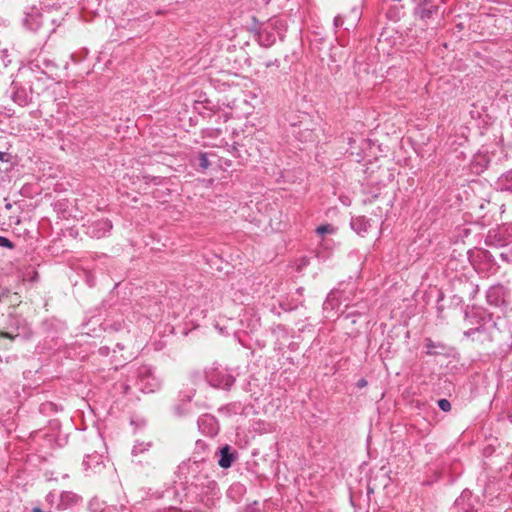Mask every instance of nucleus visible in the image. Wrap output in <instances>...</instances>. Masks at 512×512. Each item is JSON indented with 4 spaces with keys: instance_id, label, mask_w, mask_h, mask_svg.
Instances as JSON below:
<instances>
[{
    "instance_id": "nucleus-12",
    "label": "nucleus",
    "mask_w": 512,
    "mask_h": 512,
    "mask_svg": "<svg viewBox=\"0 0 512 512\" xmlns=\"http://www.w3.org/2000/svg\"><path fill=\"white\" fill-rule=\"evenodd\" d=\"M317 233L320 235L331 234L335 231L334 227L330 224L321 225L317 228Z\"/></svg>"
},
{
    "instance_id": "nucleus-16",
    "label": "nucleus",
    "mask_w": 512,
    "mask_h": 512,
    "mask_svg": "<svg viewBox=\"0 0 512 512\" xmlns=\"http://www.w3.org/2000/svg\"><path fill=\"white\" fill-rule=\"evenodd\" d=\"M343 18L341 15H337L335 18H334V26L335 27H340L343 25Z\"/></svg>"
},
{
    "instance_id": "nucleus-24",
    "label": "nucleus",
    "mask_w": 512,
    "mask_h": 512,
    "mask_svg": "<svg viewBox=\"0 0 512 512\" xmlns=\"http://www.w3.org/2000/svg\"><path fill=\"white\" fill-rule=\"evenodd\" d=\"M121 512H128V509L122 507Z\"/></svg>"
},
{
    "instance_id": "nucleus-3",
    "label": "nucleus",
    "mask_w": 512,
    "mask_h": 512,
    "mask_svg": "<svg viewBox=\"0 0 512 512\" xmlns=\"http://www.w3.org/2000/svg\"><path fill=\"white\" fill-rule=\"evenodd\" d=\"M436 11V6L431 3V0H420L415 8V13L422 19L430 18Z\"/></svg>"
},
{
    "instance_id": "nucleus-20",
    "label": "nucleus",
    "mask_w": 512,
    "mask_h": 512,
    "mask_svg": "<svg viewBox=\"0 0 512 512\" xmlns=\"http://www.w3.org/2000/svg\"><path fill=\"white\" fill-rule=\"evenodd\" d=\"M35 68L40 69L39 65L34 61L30 64V69L35 71Z\"/></svg>"
},
{
    "instance_id": "nucleus-6",
    "label": "nucleus",
    "mask_w": 512,
    "mask_h": 512,
    "mask_svg": "<svg viewBox=\"0 0 512 512\" xmlns=\"http://www.w3.org/2000/svg\"><path fill=\"white\" fill-rule=\"evenodd\" d=\"M234 459V454L230 451V447L228 445L220 449V458L218 460L220 467L229 468L232 465Z\"/></svg>"
},
{
    "instance_id": "nucleus-11",
    "label": "nucleus",
    "mask_w": 512,
    "mask_h": 512,
    "mask_svg": "<svg viewBox=\"0 0 512 512\" xmlns=\"http://www.w3.org/2000/svg\"><path fill=\"white\" fill-rule=\"evenodd\" d=\"M0 60L2 62L3 67H7L11 63L10 53L7 49H3L0 51Z\"/></svg>"
},
{
    "instance_id": "nucleus-10",
    "label": "nucleus",
    "mask_w": 512,
    "mask_h": 512,
    "mask_svg": "<svg viewBox=\"0 0 512 512\" xmlns=\"http://www.w3.org/2000/svg\"><path fill=\"white\" fill-rule=\"evenodd\" d=\"M425 347L427 348L428 354H437L438 352L435 351L436 348H443V345L434 343L431 339L425 340Z\"/></svg>"
},
{
    "instance_id": "nucleus-4",
    "label": "nucleus",
    "mask_w": 512,
    "mask_h": 512,
    "mask_svg": "<svg viewBox=\"0 0 512 512\" xmlns=\"http://www.w3.org/2000/svg\"><path fill=\"white\" fill-rule=\"evenodd\" d=\"M350 225L351 228L359 235L366 233L370 227L369 220L364 216L352 218Z\"/></svg>"
},
{
    "instance_id": "nucleus-17",
    "label": "nucleus",
    "mask_w": 512,
    "mask_h": 512,
    "mask_svg": "<svg viewBox=\"0 0 512 512\" xmlns=\"http://www.w3.org/2000/svg\"><path fill=\"white\" fill-rule=\"evenodd\" d=\"M146 449V447H142V445H136L134 446L132 453L136 455L138 452H143Z\"/></svg>"
},
{
    "instance_id": "nucleus-21",
    "label": "nucleus",
    "mask_w": 512,
    "mask_h": 512,
    "mask_svg": "<svg viewBox=\"0 0 512 512\" xmlns=\"http://www.w3.org/2000/svg\"><path fill=\"white\" fill-rule=\"evenodd\" d=\"M0 335L2 337H6V338H10V339L13 338V336L10 333H7V332H1Z\"/></svg>"
},
{
    "instance_id": "nucleus-1",
    "label": "nucleus",
    "mask_w": 512,
    "mask_h": 512,
    "mask_svg": "<svg viewBox=\"0 0 512 512\" xmlns=\"http://www.w3.org/2000/svg\"><path fill=\"white\" fill-rule=\"evenodd\" d=\"M207 380L211 386L222 389H230L235 381L232 375L218 370L209 372Z\"/></svg>"
},
{
    "instance_id": "nucleus-7",
    "label": "nucleus",
    "mask_w": 512,
    "mask_h": 512,
    "mask_svg": "<svg viewBox=\"0 0 512 512\" xmlns=\"http://www.w3.org/2000/svg\"><path fill=\"white\" fill-rule=\"evenodd\" d=\"M496 184L502 191H512V169L502 174Z\"/></svg>"
},
{
    "instance_id": "nucleus-8",
    "label": "nucleus",
    "mask_w": 512,
    "mask_h": 512,
    "mask_svg": "<svg viewBox=\"0 0 512 512\" xmlns=\"http://www.w3.org/2000/svg\"><path fill=\"white\" fill-rule=\"evenodd\" d=\"M12 100L20 106H25L28 103V94L24 88L14 87L12 93Z\"/></svg>"
},
{
    "instance_id": "nucleus-22",
    "label": "nucleus",
    "mask_w": 512,
    "mask_h": 512,
    "mask_svg": "<svg viewBox=\"0 0 512 512\" xmlns=\"http://www.w3.org/2000/svg\"><path fill=\"white\" fill-rule=\"evenodd\" d=\"M114 510H115V509H114V508H112V507H107V508H105V509L101 510V512H113Z\"/></svg>"
},
{
    "instance_id": "nucleus-18",
    "label": "nucleus",
    "mask_w": 512,
    "mask_h": 512,
    "mask_svg": "<svg viewBox=\"0 0 512 512\" xmlns=\"http://www.w3.org/2000/svg\"><path fill=\"white\" fill-rule=\"evenodd\" d=\"M334 292H331L328 297H327V300L326 302L324 303L325 305V309H327V305L331 303V301L334 299Z\"/></svg>"
},
{
    "instance_id": "nucleus-19",
    "label": "nucleus",
    "mask_w": 512,
    "mask_h": 512,
    "mask_svg": "<svg viewBox=\"0 0 512 512\" xmlns=\"http://www.w3.org/2000/svg\"><path fill=\"white\" fill-rule=\"evenodd\" d=\"M9 159V154L5 153V152H0V161H8Z\"/></svg>"
},
{
    "instance_id": "nucleus-2",
    "label": "nucleus",
    "mask_w": 512,
    "mask_h": 512,
    "mask_svg": "<svg viewBox=\"0 0 512 512\" xmlns=\"http://www.w3.org/2000/svg\"><path fill=\"white\" fill-rule=\"evenodd\" d=\"M139 386L143 391L150 393L159 389L160 382L150 373V371L146 370L141 374Z\"/></svg>"
},
{
    "instance_id": "nucleus-14",
    "label": "nucleus",
    "mask_w": 512,
    "mask_h": 512,
    "mask_svg": "<svg viewBox=\"0 0 512 512\" xmlns=\"http://www.w3.org/2000/svg\"><path fill=\"white\" fill-rule=\"evenodd\" d=\"M210 163L208 161L207 155L204 153L200 154L199 158V166L203 169H207L209 167Z\"/></svg>"
},
{
    "instance_id": "nucleus-5",
    "label": "nucleus",
    "mask_w": 512,
    "mask_h": 512,
    "mask_svg": "<svg viewBox=\"0 0 512 512\" xmlns=\"http://www.w3.org/2000/svg\"><path fill=\"white\" fill-rule=\"evenodd\" d=\"M111 228H112V225L108 220H100L94 224V226L92 227V230L90 231V234L93 237L101 238V237L105 236L106 233L109 232Z\"/></svg>"
},
{
    "instance_id": "nucleus-15",
    "label": "nucleus",
    "mask_w": 512,
    "mask_h": 512,
    "mask_svg": "<svg viewBox=\"0 0 512 512\" xmlns=\"http://www.w3.org/2000/svg\"><path fill=\"white\" fill-rule=\"evenodd\" d=\"M0 247H5L8 249H13L14 244L6 237L0 236Z\"/></svg>"
},
{
    "instance_id": "nucleus-23",
    "label": "nucleus",
    "mask_w": 512,
    "mask_h": 512,
    "mask_svg": "<svg viewBox=\"0 0 512 512\" xmlns=\"http://www.w3.org/2000/svg\"><path fill=\"white\" fill-rule=\"evenodd\" d=\"M358 385H359L360 387H363V386H365V385H366V381H365L364 379H362V380H360V381L358 382Z\"/></svg>"
},
{
    "instance_id": "nucleus-13",
    "label": "nucleus",
    "mask_w": 512,
    "mask_h": 512,
    "mask_svg": "<svg viewBox=\"0 0 512 512\" xmlns=\"http://www.w3.org/2000/svg\"><path fill=\"white\" fill-rule=\"evenodd\" d=\"M438 406L444 412H449L451 410V403L447 399L438 400Z\"/></svg>"
},
{
    "instance_id": "nucleus-9",
    "label": "nucleus",
    "mask_w": 512,
    "mask_h": 512,
    "mask_svg": "<svg viewBox=\"0 0 512 512\" xmlns=\"http://www.w3.org/2000/svg\"><path fill=\"white\" fill-rule=\"evenodd\" d=\"M78 497L74 493L71 492H63L60 495V503L59 506L63 509L67 508L68 506L72 505L77 501Z\"/></svg>"
}]
</instances>
